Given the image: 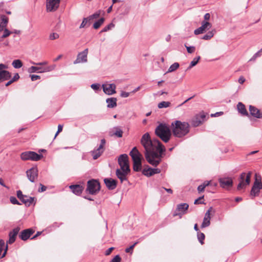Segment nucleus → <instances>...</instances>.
<instances>
[{
	"mask_svg": "<svg viewBox=\"0 0 262 262\" xmlns=\"http://www.w3.org/2000/svg\"><path fill=\"white\" fill-rule=\"evenodd\" d=\"M49 71L50 70L49 69V68H43L35 66H32L28 69V72L30 73L35 72L43 73Z\"/></svg>",
	"mask_w": 262,
	"mask_h": 262,
	"instance_id": "28",
	"label": "nucleus"
},
{
	"mask_svg": "<svg viewBox=\"0 0 262 262\" xmlns=\"http://www.w3.org/2000/svg\"><path fill=\"white\" fill-rule=\"evenodd\" d=\"M91 87L95 91H98L100 89V85L99 83H93L91 84Z\"/></svg>",
	"mask_w": 262,
	"mask_h": 262,
	"instance_id": "51",
	"label": "nucleus"
},
{
	"mask_svg": "<svg viewBox=\"0 0 262 262\" xmlns=\"http://www.w3.org/2000/svg\"><path fill=\"white\" fill-rule=\"evenodd\" d=\"M206 115L204 113L196 115L191 120L192 125L196 127L201 125L204 121Z\"/></svg>",
	"mask_w": 262,
	"mask_h": 262,
	"instance_id": "12",
	"label": "nucleus"
},
{
	"mask_svg": "<svg viewBox=\"0 0 262 262\" xmlns=\"http://www.w3.org/2000/svg\"><path fill=\"white\" fill-rule=\"evenodd\" d=\"M31 80L34 81H36L38 79H39L40 78V76L39 75H31Z\"/></svg>",
	"mask_w": 262,
	"mask_h": 262,
	"instance_id": "55",
	"label": "nucleus"
},
{
	"mask_svg": "<svg viewBox=\"0 0 262 262\" xmlns=\"http://www.w3.org/2000/svg\"><path fill=\"white\" fill-rule=\"evenodd\" d=\"M40 188H39L38 190L39 192H43V191H46L47 187L41 184H40Z\"/></svg>",
	"mask_w": 262,
	"mask_h": 262,
	"instance_id": "63",
	"label": "nucleus"
},
{
	"mask_svg": "<svg viewBox=\"0 0 262 262\" xmlns=\"http://www.w3.org/2000/svg\"><path fill=\"white\" fill-rule=\"evenodd\" d=\"M26 174L29 181L34 182L38 177V169L37 167H32L26 171Z\"/></svg>",
	"mask_w": 262,
	"mask_h": 262,
	"instance_id": "15",
	"label": "nucleus"
},
{
	"mask_svg": "<svg viewBox=\"0 0 262 262\" xmlns=\"http://www.w3.org/2000/svg\"><path fill=\"white\" fill-rule=\"evenodd\" d=\"M212 209L213 208L212 207H210L209 209L205 213L204 217L210 218V212H211Z\"/></svg>",
	"mask_w": 262,
	"mask_h": 262,
	"instance_id": "54",
	"label": "nucleus"
},
{
	"mask_svg": "<svg viewBox=\"0 0 262 262\" xmlns=\"http://www.w3.org/2000/svg\"><path fill=\"white\" fill-rule=\"evenodd\" d=\"M252 172L249 171L247 174L243 172L240 176L239 183L237 185V189L240 190L248 185L250 182L251 176Z\"/></svg>",
	"mask_w": 262,
	"mask_h": 262,
	"instance_id": "6",
	"label": "nucleus"
},
{
	"mask_svg": "<svg viewBox=\"0 0 262 262\" xmlns=\"http://www.w3.org/2000/svg\"><path fill=\"white\" fill-rule=\"evenodd\" d=\"M249 111L250 114L257 118H262V113L260 112V111L256 108L255 106L252 105L249 106Z\"/></svg>",
	"mask_w": 262,
	"mask_h": 262,
	"instance_id": "25",
	"label": "nucleus"
},
{
	"mask_svg": "<svg viewBox=\"0 0 262 262\" xmlns=\"http://www.w3.org/2000/svg\"><path fill=\"white\" fill-rule=\"evenodd\" d=\"M137 244V243H135L134 244H133V245L130 246L129 247L126 248L125 249V252L126 253H129L130 252V251L133 249V248H134L135 246Z\"/></svg>",
	"mask_w": 262,
	"mask_h": 262,
	"instance_id": "58",
	"label": "nucleus"
},
{
	"mask_svg": "<svg viewBox=\"0 0 262 262\" xmlns=\"http://www.w3.org/2000/svg\"><path fill=\"white\" fill-rule=\"evenodd\" d=\"M117 98L112 97L107 98L106 100L107 107L108 108H114L117 106Z\"/></svg>",
	"mask_w": 262,
	"mask_h": 262,
	"instance_id": "31",
	"label": "nucleus"
},
{
	"mask_svg": "<svg viewBox=\"0 0 262 262\" xmlns=\"http://www.w3.org/2000/svg\"><path fill=\"white\" fill-rule=\"evenodd\" d=\"M115 27V25L113 23H110L109 25L105 26L100 32V33L107 32Z\"/></svg>",
	"mask_w": 262,
	"mask_h": 262,
	"instance_id": "43",
	"label": "nucleus"
},
{
	"mask_svg": "<svg viewBox=\"0 0 262 262\" xmlns=\"http://www.w3.org/2000/svg\"><path fill=\"white\" fill-rule=\"evenodd\" d=\"M70 188L74 194L78 195L81 194L83 190V186L80 185H71Z\"/></svg>",
	"mask_w": 262,
	"mask_h": 262,
	"instance_id": "26",
	"label": "nucleus"
},
{
	"mask_svg": "<svg viewBox=\"0 0 262 262\" xmlns=\"http://www.w3.org/2000/svg\"><path fill=\"white\" fill-rule=\"evenodd\" d=\"M189 205L187 203H181L177 206L176 210L174 211L173 216H179L180 218H182V215L186 213Z\"/></svg>",
	"mask_w": 262,
	"mask_h": 262,
	"instance_id": "8",
	"label": "nucleus"
},
{
	"mask_svg": "<svg viewBox=\"0 0 262 262\" xmlns=\"http://www.w3.org/2000/svg\"><path fill=\"white\" fill-rule=\"evenodd\" d=\"M210 219L204 217L203 219V223L201 225V228H205L208 227L210 224Z\"/></svg>",
	"mask_w": 262,
	"mask_h": 262,
	"instance_id": "39",
	"label": "nucleus"
},
{
	"mask_svg": "<svg viewBox=\"0 0 262 262\" xmlns=\"http://www.w3.org/2000/svg\"><path fill=\"white\" fill-rule=\"evenodd\" d=\"M179 67V63L178 62H174L172 64H171L169 68L167 73L172 72L176 71Z\"/></svg>",
	"mask_w": 262,
	"mask_h": 262,
	"instance_id": "40",
	"label": "nucleus"
},
{
	"mask_svg": "<svg viewBox=\"0 0 262 262\" xmlns=\"http://www.w3.org/2000/svg\"><path fill=\"white\" fill-rule=\"evenodd\" d=\"M12 65L14 68L19 69L23 66V63L19 59H16L13 61Z\"/></svg>",
	"mask_w": 262,
	"mask_h": 262,
	"instance_id": "37",
	"label": "nucleus"
},
{
	"mask_svg": "<svg viewBox=\"0 0 262 262\" xmlns=\"http://www.w3.org/2000/svg\"><path fill=\"white\" fill-rule=\"evenodd\" d=\"M261 176L257 174V173H255V181L254 182H257V183H261Z\"/></svg>",
	"mask_w": 262,
	"mask_h": 262,
	"instance_id": "52",
	"label": "nucleus"
},
{
	"mask_svg": "<svg viewBox=\"0 0 262 262\" xmlns=\"http://www.w3.org/2000/svg\"><path fill=\"white\" fill-rule=\"evenodd\" d=\"M104 182L107 188L110 190H113L117 186V181L113 179L105 178Z\"/></svg>",
	"mask_w": 262,
	"mask_h": 262,
	"instance_id": "23",
	"label": "nucleus"
},
{
	"mask_svg": "<svg viewBox=\"0 0 262 262\" xmlns=\"http://www.w3.org/2000/svg\"><path fill=\"white\" fill-rule=\"evenodd\" d=\"M212 27V25L207 21H203L201 24V26L195 29L194 31L195 35H199L202 34L209 30Z\"/></svg>",
	"mask_w": 262,
	"mask_h": 262,
	"instance_id": "13",
	"label": "nucleus"
},
{
	"mask_svg": "<svg viewBox=\"0 0 262 262\" xmlns=\"http://www.w3.org/2000/svg\"><path fill=\"white\" fill-rule=\"evenodd\" d=\"M100 189V184L98 181L92 179L88 182L86 191L89 194H96L99 191Z\"/></svg>",
	"mask_w": 262,
	"mask_h": 262,
	"instance_id": "4",
	"label": "nucleus"
},
{
	"mask_svg": "<svg viewBox=\"0 0 262 262\" xmlns=\"http://www.w3.org/2000/svg\"><path fill=\"white\" fill-rule=\"evenodd\" d=\"M8 66L3 63H0V71H5V69H7Z\"/></svg>",
	"mask_w": 262,
	"mask_h": 262,
	"instance_id": "60",
	"label": "nucleus"
},
{
	"mask_svg": "<svg viewBox=\"0 0 262 262\" xmlns=\"http://www.w3.org/2000/svg\"><path fill=\"white\" fill-rule=\"evenodd\" d=\"M200 58L201 57L200 56L193 58L192 61H191L189 66L187 68V70H190L193 67L195 66L198 63Z\"/></svg>",
	"mask_w": 262,
	"mask_h": 262,
	"instance_id": "38",
	"label": "nucleus"
},
{
	"mask_svg": "<svg viewBox=\"0 0 262 262\" xmlns=\"http://www.w3.org/2000/svg\"><path fill=\"white\" fill-rule=\"evenodd\" d=\"M4 33L3 35L2 36V38H5L7 37H8L11 33H12V32L9 31L7 28H5L4 30Z\"/></svg>",
	"mask_w": 262,
	"mask_h": 262,
	"instance_id": "45",
	"label": "nucleus"
},
{
	"mask_svg": "<svg viewBox=\"0 0 262 262\" xmlns=\"http://www.w3.org/2000/svg\"><path fill=\"white\" fill-rule=\"evenodd\" d=\"M123 131L119 126H115L111 128L108 132V135L111 137L115 136L121 138L123 136Z\"/></svg>",
	"mask_w": 262,
	"mask_h": 262,
	"instance_id": "17",
	"label": "nucleus"
},
{
	"mask_svg": "<svg viewBox=\"0 0 262 262\" xmlns=\"http://www.w3.org/2000/svg\"><path fill=\"white\" fill-rule=\"evenodd\" d=\"M34 232V230L29 228L23 230L19 235V238L23 241L27 240Z\"/></svg>",
	"mask_w": 262,
	"mask_h": 262,
	"instance_id": "21",
	"label": "nucleus"
},
{
	"mask_svg": "<svg viewBox=\"0 0 262 262\" xmlns=\"http://www.w3.org/2000/svg\"><path fill=\"white\" fill-rule=\"evenodd\" d=\"M91 25V20H89V17L84 18L79 27L80 28H83L88 27Z\"/></svg>",
	"mask_w": 262,
	"mask_h": 262,
	"instance_id": "35",
	"label": "nucleus"
},
{
	"mask_svg": "<svg viewBox=\"0 0 262 262\" xmlns=\"http://www.w3.org/2000/svg\"><path fill=\"white\" fill-rule=\"evenodd\" d=\"M59 38L58 34L56 33H52L50 35L49 38L51 40L56 39Z\"/></svg>",
	"mask_w": 262,
	"mask_h": 262,
	"instance_id": "50",
	"label": "nucleus"
},
{
	"mask_svg": "<svg viewBox=\"0 0 262 262\" xmlns=\"http://www.w3.org/2000/svg\"><path fill=\"white\" fill-rule=\"evenodd\" d=\"M120 96L123 98H126L129 96V93L126 92H122Z\"/></svg>",
	"mask_w": 262,
	"mask_h": 262,
	"instance_id": "59",
	"label": "nucleus"
},
{
	"mask_svg": "<svg viewBox=\"0 0 262 262\" xmlns=\"http://www.w3.org/2000/svg\"><path fill=\"white\" fill-rule=\"evenodd\" d=\"M171 129L173 135L178 138H182L189 132V124L186 122L176 120L171 123Z\"/></svg>",
	"mask_w": 262,
	"mask_h": 262,
	"instance_id": "2",
	"label": "nucleus"
},
{
	"mask_svg": "<svg viewBox=\"0 0 262 262\" xmlns=\"http://www.w3.org/2000/svg\"><path fill=\"white\" fill-rule=\"evenodd\" d=\"M160 172V170L159 168H148L147 169L144 168L142 171V173L146 176L149 177L152 175L159 173Z\"/></svg>",
	"mask_w": 262,
	"mask_h": 262,
	"instance_id": "24",
	"label": "nucleus"
},
{
	"mask_svg": "<svg viewBox=\"0 0 262 262\" xmlns=\"http://www.w3.org/2000/svg\"><path fill=\"white\" fill-rule=\"evenodd\" d=\"M129 172L130 171H127L126 170L117 169L116 174L121 182L123 183L124 181L127 180V176Z\"/></svg>",
	"mask_w": 262,
	"mask_h": 262,
	"instance_id": "18",
	"label": "nucleus"
},
{
	"mask_svg": "<svg viewBox=\"0 0 262 262\" xmlns=\"http://www.w3.org/2000/svg\"><path fill=\"white\" fill-rule=\"evenodd\" d=\"M140 143L145 149L144 155L147 162L154 166L158 165L165 151L164 145L158 139H151L148 133L142 136Z\"/></svg>",
	"mask_w": 262,
	"mask_h": 262,
	"instance_id": "1",
	"label": "nucleus"
},
{
	"mask_svg": "<svg viewBox=\"0 0 262 262\" xmlns=\"http://www.w3.org/2000/svg\"><path fill=\"white\" fill-rule=\"evenodd\" d=\"M185 47H186L187 51L188 53H190V54L194 52V51L195 50V48L194 46L188 47V46H187V45L185 44Z\"/></svg>",
	"mask_w": 262,
	"mask_h": 262,
	"instance_id": "48",
	"label": "nucleus"
},
{
	"mask_svg": "<svg viewBox=\"0 0 262 262\" xmlns=\"http://www.w3.org/2000/svg\"><path fill=\"white\" fill-rule=\"evenodd\" d=\"M198 238L200 243L203 245L204 244L203 241L205 238V234L203 233H198Z\"/></svg>",
	"mask_w": 262,
	"mask_h": 262,
	"instance_id": "46",
	"label": "nucleus"
},
{
	"mask_svg": "<svg viewBox=\"0 0 262 262\" xmlns=\"http://www.w3.org/2000/svg\"><path fill=\"white\" fill-rule=\"evenodd\" d=\"M34 198L31 196L25 195L23 198L20 200L27 206H30L34 201Z\"/></svg>",
	"mask_w": 262,
	"mask_h": 262,
	"instance_id": "33",
	"label": "nucleus"
},
{
	"mask_svg": "<svg viewBox=\"0 0 262 262\" xmlns=\"http://www.w3.org/2000/svg\"><path fill=\"white\" fill-rule=\"evenodd\" d=\"M262 52V49L258 51L257 52H256L255 54H254V55L252 56V57L250 59V61H252L255 60V59L261 56Z\"/></svg>",
	"mask_w": 262,
	"mask_h": 262,
	"instance_id": "47",
	"label": "nucleus"
},
{
	"mask_svg": "<svg viewBox=\"0 0 262 262\" xmlns=\"http://www.w3.org/2000/svg\"><path fill=\"white\" fill-rule=\"evenodd\" d=\"M142 161L133 162V170L135 171H139L141 170Z\"/></svg>",
	"mask_w": 262,
	"mask_h": 262,
	"instance_id": "34",
	"label": "nucleus"
},
{
	"mask_svg": "<svg viewBox=\"0 0 262 262\" xmlns=\"http://www.w3.org/2000/svg\"><path fill=\"white\" fill-rule=\"evenodd\" d=\"M118 164L120 166L119 169L130 171L128 163V157L126 154L121 155L118 158Z\"/></svg>",
	"mask_w": 262,
	"mask_h": 262,
	"instance_id": "7",
	"label": "nucleus"
},
{
	"mask_svg": "<svg viewBox=\"0 0 262 262\" xmlns=\"http://www.w3.org/2000/svg\"><path fill=\"white\" fill-rule=\"evenodd\" d=\"M24 196L25 195L23 194V193L20 190H18L17 191V196L20 200H21L22 198L24 197Z\"/></svg>",
	"mask_w": 262,
	"mask_h": 262,
	"instance_id": "56",
	"label": "nucleus"
},
{
	"mask_svg": "<svg viewBox=\"0 0 262 262\" xmlns=\"http://www.w3.org/2000/svg\"><path fill=\"white\" fill-rule=\"evenodd\" d=\"M129 155L132 157L133 161H142V155L139 152L137 147H134L129 152Z\"/></svg>",
	"mask_w": 262,
	"mask_h": 262,
	"instance_id": "16",
	"label": "nucleus"
},
{
	"mask_svg": "<svg viewBox=\"0 0 262 262\" xmlns=\"http://www.w3.org/2000/svg\"><path fill=\"white\" fill-rule=\"evenodd\" d=\"M8 21V17L4 15H0V31H3L6 28Z\"/></svg>",
	"mask_w": 262,
	"mask_h": 262,
	"instance_id": "27",
	"label": "nucleus"
},
{
	"mask_svg": "<svg viewBox=\"0 0 262 262\" xmlns=\"http://www.w3.org/2000/svg\"><path fill=\"white\" fill-rule=\"evenodd\" d=\"M220 186L222 188H228L232 186L233 181L230 178H222L219 180Z\"/></svg>",
	"mask_w": 262,
	"mask_h": 262,
	"instance_id": "20",
	"label": "nucleus"
},
{
	"mask_svg": "<svg viewBox=\"0 0 262 262\" xmlns=\"http://www.w3.org/2000/svg\"><path fill=\"white\" fill-rule=\"evenodd\" d=\"M19 78V76L18 73L15 74L13 77L11 79L12 81L14 82V81L17 80Z\"/></svg>",
	"mask_w": 262,
	"mask_h": 262,
	"instance_id": "62",
	"label": "nucleus"
},
{
	"mask_svg": "<svg viewBox=\"0 0 262 262\" xmlns=\"http://www.w3.org/2000/svg\"><path fill=\"white\" fill-rule=\"evenodd\" d=\"M8 249V246L5 245V242L3 239L0 240V259L5 256Z\"/></svg>",
	"mask_w": 262,
	"mask_h": 262,
	"instance_id": "29",
	"label": "nucleus"
},
{
	"mask_svg": "<svg viewBox=\"0 0 262 262\" xmlns=\"http://www.w3.org/2000/svg\"><path fill=\"white\" fill-rule=\"evenodd\" d=\"M43 156L42 155H39L34 151H25L21 154L20 158L21 160H32L37 161L39 160Z\"/></svg>",
	"mask_w": 262,
	"mask_h": 262,
	"instance_id": "5",
	"label": "nucleus"
},
{
	"mask_svg": "<svg viewBox=\"0 0 262 262\" xmlns=\"http://www.w3.org/2000/svg\"><path fill=\"white\" fill-rule=\"evenodd\" d=\"M20 230V228L19 227L15 228L12 230V231H10L9 234V239L7 242V244H12L13 243L16 239V236Z\"/></svg>",
	"mask_w": 262,
	"mask_h": 262,
	"instance_id": "22",
	"label": "nucleus"
},
{
	"mask_svg": "<svg viewBox=\"0 0 262 262\" xmlns=\"http://www.w3.org/2000/svg\"><path fill=\"white\" fill-rule=\"evenodd\" d=\"M103 91L105 94L108 95H112L116 93V85L114 83L106 82L102 85Z\"/></svg>",
	"mask_w": 262,
	"mask_h": 262,
	"instance_id": "9",
	"label": "nucleus"
},
{
	"mask_svg": "<svg viewBox=\"0 0 262 262\" xmlns=\"http://www.w3.org/2000/svg\"><path fill=\"white\" fill-rule=\"evenodd\" d=\"M203 196L200 197L198 199L195 200L194 203V204H203V202H201V200L203 199Z\"/></svg>",
	"mask_w": 262,
	"mask_h": 262,
	"instance_id": "61",
	"label": "nucleus"
},
{
	"mask_svg": "<svg viewBox=\"0 0 262 262\" xmlns=\"http://www.w3.org/2000/svg\"><path fill=\"white\" fill-rule=\"evenodd\" d=\"M121 257L119 255H116L114 258L112 259L110 262H120L121 261Z\"/></svg>",
	"mask_w": 262,
	"mask_h": 262,
	"instance_id": "53",
	"label": "nucleus"
},
{
	"mask_svg": "<svg viewBox=\"0 0 262 262\" xmlns=\"http://www.w3.org/2000/svg\"><path fill=\"white\" fill-rule=\"evenodd\" d=\"M100 14H101V11H98L95 12V13H94L93 14L89 16L88 17L89 19L90 20H92L93 19H96L99 17V16L100 15Z\"/></svg>",
	"mask_w": 262,
	"mask_h": 262,
	"instance_id": "44",
	"label": "nucleus"
},
{
	"mask_svg": "<svg viewBox=\"0 0 262 262\" xmlns=\"http://www.w3.org/2000/svg\"><path fill=\"white\" fill-rule=\"evenodd\" d=\"M105 19L103 17L100 18L93 24V28L95 29H98L104 23Z\"/></svg>",
	"mask_w": 262,
	"mask_h": 262,
	"instance_id": "36",
	"label": "nucleus"
},
{
	"mask_svg": "<svg viewBox=\"0 0 262 262\" xmlns=\"http://www.w3.org/2000/svg\"><path fill=\"white\" fill-rule=\"evenodd\" d=\"M262 189V183H258L254 182L252 187L250 194L251 196L255 197L258 196L260 190Z\"/></svg>",
	"mask_w": 262,
	"mask_h": 262,
	"instance_id": "19",
	"label": "nucleus"
},
{
	"mask_svg": "<svg viewBox=\"0 0 262 262\" xmlns=\"http://www.w3.org/2000/svg\"><path fill=\"white\" fill-rule=\"evenodd\" d=\"M237 108L239 113L244 116H248V113L246 109L245 106L242 102H238L237 105Z\"/></svg>",
	"mask_w": 262,
	"mask_h": 262,
	"instance_id": "32",
	"label": "nucleus"
},
{
	"mask_svg": "<svg viewBox=\"0 0 262 262\" xmlns=\"http://www.w3.org/2000/svg\"><path fill=\"white\" fill-rule=\"evenodd\" d=\"M62 127H63V126L61 124H59L58 125V130L55 135L54 138H55L57 136V135L62 130Z\"/></svg>",
	"mask_w": 262,
	"mask_h": 262,
	"instance_id": "57",
	"label": "nucleus"
},
{
	"mask_svg": "<svg viewBox=\"0 0 262 262\" xmlns=\"http://www.w3.org/2000/svg\"><path fill=\"white\" fill-rule=\"evenodd\" d=\"M114 249V248L113 247H111L110 248H108L105 252V254L106 255H110L111 252H112V250Z\"/></svg>",
	"mask_w": 262,
	"mask_h": 262,
	"instance_id": "64",
	"label": "nucleus"
},
{
	"mask_svg": "<svg viewBox=\"0 0 262 262\" xmlns=\"http://www.w3.org/2000/svg\"><path fill=\"white\" fill-rule=\"evenodd\" d=\"M88 54V49H85L82 52L79 53L77 55L76 59L74 61V64L86 62L88 61L87 56Z\"/></svg>",
	"mask_w": 262,
	"mask_h": 262,
	"instance_id": "14",
	"label": "nucleus"
},
{
	"mask_svg": "<svg viewBox=\"0 0 262 262\" xmlns=\"http://www.w3.org/2000/svg\"><path fill=\"white\" fill-rule=\"evenodd\" d=\"M60 0H47L46 8L48 12L56 11L59 7Z\"/></svg>",
	"mask_w": 262,
	"mask_h": 262,
	"instance_id": "11",
	"label": "nucleus"
},
{
	"mask_svg": "<svg viewBox=\"0 0 262 262\" xmlns=\"http://www.w3.org/2000/svg\"><path fill=\"white\" fill-rule=\"evenodd\" d=\"M214 35V33L212 31H209L206 34L204 35L201 39L204 40H209Z\"/></svg>",
	"mask_w": 262,
	"mask_h": 262,
	"instance_id": "42",
	"label": "nucleus"
},
{
	"mask_svg": "<svg viewBox=\"0 0 262 262\" xmlns=\"http://www.w3.org/2000/svg\"><path fill=\"white\" fill-rule=\"evenodd\" d=\"M105 143V140L104 139H101L99 146L96 149L91 151V154L93 156L94 160H96L102 155L104 149V146Z\"/></svg>",
	"mask_w": 262,
	"mask_h": 262,
	"instance_id": "10",
	"label": "nucleus"
},
{
	"mask_svg": "<svg viewBox=\"0 0 262 262\" xmlns=\"http://www.w3.org/2000/svg\"><path fill=\"white\" fill-rule=\"evenodd\" d=\"M11 203L13 204L21 205L16 198L14 196H11L10 198Z\"/></svg>",
	"mask_w": 262,
	"mask_h": 262,
	"instance_id": "49",
	"label": "nucleus"
},
{
	"mask_svg": "<svg viewBox=\"0 0 262 262\" xmlns=\"http://www.w3.org/2000/svg\"><path fill=\"white\" fill-rule=\"evenodd\" d=\"M155 133L163 142H168L171 136V130L166 123H160L156 128Z\"/></svg>",
	"mask_w": 262,
	"mask_h": 262,
	"instance_id": "3",
	"label": "nucleus"
},
{
	"mask_svg": "<svg viewBox=\"0 0 262 262\" xmlns=\"http://www.w3.org/2000/svg\"><path fill=\"white\" fill-rule=\"evenodd\" d=\"M170 104V102L169 101H162L158 104V107L159 108H166L169 107Z\"/></svg>",
	"mask_w": 262,
	"mask_h": 262,
	"instance_id": "41",
	"label": "nucleus"
},
{
	"mask_svg": "<svg viewBox=\"0 0 262 262\" xmlns=\"http://www.w3.org/2000/svg\"><path fill=\"white\" fill-rule=\"evenodd\" d=\"M11 77V74L8 71H0V83L9 80Z\"/></svg>",
	"mask_w": 262,
	"mask_h": 262,
	"instance_id": "30",
	"label": "nucleus"
}]
</instances>
